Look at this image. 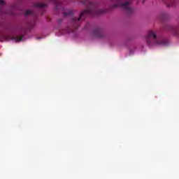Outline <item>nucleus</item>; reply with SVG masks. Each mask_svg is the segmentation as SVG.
I'll use <instances>...</instances> for the list:
<instances>
[{
  "instance_id": "nucleus-1",
  "label": "nucleus",
  "mask_w": 179,
  "mask_h": 179,
  "mask_svg": "<svg viewBox=\"0 0 179 179\" xmlns=\"http://www.w3.org/2000/svg\"><path fill=\"white\" fill-rule=\"evenodd\" d=\"M83 3L87 6V8L80 13L79 17H73L71 20V26L74 28V30H78V27L80 26V24L86 19L87 16L94 17L108 12L107 9L99 8L97 3H92L89 0H85L83 1Z\"/></svg>"
},
{
  "instance_id": "nucleus-2",
  "label": "nucleus",
  "mask_w": 179,
  "mask_h": 179,
  "mask_svg": "<svg viewBox=\"0 0 179 179\" xmlns=\"http://www.w3.org/2000/svg\"><path fill=\"white\" fill-rule=\"evenodd\" d=\"M147 45L148 47H153V45H160L161 47H166L169 45V41L166 39H157V36L155 31L150 30L148 31L145 37Z\"/></svg>"
},
{
  "instance_id": "nucleus-3",
  "label": "nucleus",
  "mask_w": 179,
  "mask_h": 179,
  "mask_svg": "<svg viewBox=\"0 0 179 179\" xmlns=\"http://www.w3.org/2000/svg\"><path fill=\"white\" fill-rule=\"evenodd\" d=\"M113 4L110 6V9H115L120 6L122 9L127 11L129 15H132L134 13V10L131 8V2L132 0H113Z\"/></svg>"
},
{
  "instance_id": "nucleus-4",
  "label": "nucleus",
  "mask_w": 179,
  "mask_h": 179,
  "mask_svg": "<svg viewBox=\"0 0 179 179\" xmlns=\"http://www.w3.org/2000/svg\"><path fill=\"white\" fill-rule=\"evenodd\" d=\"M94 36L98 38H103L104 37V31L101 28H95L94 29Z\"/></svg>"
},
{
  "instance_id": "nucleus-5",
  "label": "nucleus",
  "mask_w": 179,
  "mask_h": 179,
  "mask_svg": "<svg viewBox=\"0 0 179 179\" xmlns=\"http://www.w3.org/2000/svg\"><path fill=\"white\" fill-rule=\"evenodd\" d=\"M165 2L166 6L170 8V6L174 7L176 6V1L175 0H163Z\"/></svg>"
},
{
  "instance_id": "nucleus-6",
  "label": "nucleus",
  "mask_w": 179,
  "mask_h": 179,
  "mask_svg": "<svg viewBox=\"0 0 179 179\" xmlns=\"http://www.w3.org/2000/svg\"><path fill=\"white\" fill-rule=\"evenodd\" d=\"M171 31L173 36H179V27H171Z\"/></svg>"
},
{
  "instance_id": "nucleus-7",
  "label": "nucleus",
  "mask_w": 179,
  "mask_h": 179,
  "mask_svg": "<svg viewBox=\"0 0 179 179\" xmlns=\"http://www.w3.org/2000/svg\"><path fill=\"white\" fill-rule=\"evenodd\" d=\"M48 5L44 3H36L34 4L35 8H40L41 9H44V8H47Z\"/></svg>"
},
{
  "instance_id": "nucleus-8",
  "label": "nucleus",
  "mask_w": 179,
  "mask_h": 179,
  "mask_svg": "<svg viewBox=\"0 0 179 179\" xmlns=\"http://www.w3.org/2000/svg\"><path fill=\"white\" fill-rule=\"evenodd\" d=\"M16 8H17V7H16L15 4L11 6H10V11L8 12L7 14H8V15H15V13H13V10H15V9H16Z\"/></svg>"
},
{
  "instance_id": "nucleus-9",
  "label": "nucleus",
  "mask_w": 179,
  "mask_h": 179,
  "mask_svg": "<svg viewBox=\"0 0 179 179\" xmlns=\"http://www.w3.org/2000/svg\"><path fill=\"white\" fill-rule=\"evenodd\" d=\"M64 16H72L73 15V13L71 10H67L66 11L63 12Z\"/></svg>"
},
{
  "instance_id": "nucleus-10",
  "label": "nucleus",
  "mask_w": 179,
  "mask_h": 179,
  "mask_svg": "<svg viewBox=\"0 0 179 179\" xmlns=\"http://www.w3.org/2000/svg\"><path fill=\"white\" fill-rule=\"evenodd\" d=\"M30 15H33V11L30 10H27L25 13H24V15L25 16H30Z\"/></svg>"
},
{
  "instance_id": "nucleus-11",
  "label": "nucleus",
  "mask_w": 179,
  "mask_h": 179,
  "mask_svg": "<svg viewBox=\"0 0 179 179\" xmlns=\"http://www.w3.org/2000/svg\"><path fill=\"white\" fill-rule=\"evenodd\" d=\"M60 6H61V3H59V1H57L56 6H55L56 10H59Z\"/></svg>"
},
{
  "instance_id": "nucleus-12",
  "label": "nucleus",
  "mask_w": 179,
  "mask_h": 179,
  "mask_svg": "<svg viewBox=\"0 0 179 179\" xmlns=\"http://www.w3.org/2000/svg\"><path fill=\"white\" fill-rule=\"evenodd\" d=\"M3 5H5V1L0 0V6H3Z\"/></svg>"
},
{
  "instance_id": "nucleus-13",
  "label": "nucleus",
  "mask_w": 179,
  "mask_h": 179,
  "mask_svg": "<svg viewBox=\"0 0 179 179\" xmlns=\"http://www.w3.org/2000/svg\"><path fill=\"white\" fill-rule=\"evenodd\" d=\"M23 40V36H19L17 38V41H22Z\"/></svg>"
},
{
  "instance_id": "nucleus-14",
  "label": "nucleus",
  "mask_w": 179,
  "mask_h": 179,
  "mask_svg": "<svg viewBox=\"0 0 179 179\" xmlns=\"http://www.w3.org/2000/svg\"><path fill=\"white\" fill-rule=\"evenodd\" d=\"M57 22L59 24H61V23H62V20L61 19L57 20Z\"/></svg>"
},
{
  "instance_id": "nucleus-15",
  "label": "nucleus",
  "mask_w": 179,
  "mask_h": 179,
  "mask_svg": "<svg viewBox=\"0 0 179 179\" xmlns=\"http://www.w3.org/2000/svg\"><path fill=\"white\" fill-rule=\"evenodd\" d=\"M70 31H73V29H70Z\"/></svg>"
},
{
  "instance_id": "nucleus-16",
  "label": "nucleus",
  "mask_w": 179,
  "mask_h": 179,
  "mask_svg": "<svg viewBox=\"0 0 179 179\" xmlns=\"http://www.w3.org/2000/svg\"><path fill=\"white\" fill-rule=\"evenodd\" d=\"M62 10H64V7H62Z\"/></svg>"
},
{
  "instance_id": "nucleus-17",
  "label": "nucleus",
  "mask_w": 179,
  "mask_h": 179,
  "mask_svg": "<svg viewBox=\"0 0 179 179\" xmlns=\"http://www.w3.org/2000/svg\"><path fill=\"white\" fill-rule=\"evenodd\" d=\"M0 27H1V23H0Z\"/></svg>"
}]
</instances>
